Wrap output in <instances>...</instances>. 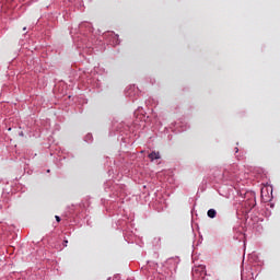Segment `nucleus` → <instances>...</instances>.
Segmentation results:
<instances>
[{
	"mask_svg": "<svg viewBox=\"0 0 280 280\" xmlns=\"http://www.w3.org/2000/svg\"><path fill=\"white\" fill-rule=\"evenodd\" d=\"M55 218L57 222H60V217L56 215Z\"/></svg>",
	"mask_w": 280,
	"mask_h": 280,
	"instance_id": "3",
	"label": "nucleus"
},
{
	"mask_svg": "<svg viewBox=\"0 0 280 280\" xmlns=\"http://www.w3.org/2000/svg\"><path fill=\"white\" fill-rule=\"evenodd\" d=\"M149 159H150V161H156V160L161 159V153L153 151L149 154Z\"/></svg>",
	"mask_w": 280,
	"mask_h": 280,
	"instance_id": "1",
	"label": "nucleus"
},
{
	"mask_svg": "<svg viewBox=\"0 0 280 280\" xmlns=\"http://www.w3.org/2000/svg\"><path fill=\"white\" fill-rule=\"evenodd\" d=\"M215 215H218V212L215 211V209H210L208 210V218H215Z\"/></svg>",
	"mask_w": 280,
	"mask_h": 280,
	"instance_id": "2",
	"label": "nucleus"
},
{
	"mask_svg": "<svg viewBox=\"0 0 280 280\" xmlns=\"http://www.w3.org/2000/svg\"><path fill=\"white\" fill-rule=\"evenodd\" d=\"M236 152H240V150L236 148Z\"/></svg>",
	"mask_w": 280,
	"mask_h": 280,
	"instance_id": "6",
	"label": "nucleus"
},
{
	"mask_svg": "<svg viewBox=\"0 0 280 280\" xmlns=\"http://www.w3.org/2000/svg\"><path fill=\"white\" fill-rule=\"evenodd\" d=\"M68 243H69L68 241H65V246H67Z\"/></svg>",
	"mask_w": 280,
	"mask_h": 280,
	"instance_id": "5",
	"label": "nucleus"
},
{
	"mask_svg": "<svg viewBox=\"0 0 280 280\" xmlns=\"http://www.w3.org/2000/svg\"><path fill=\"white\" fill-rule=\"evenodd\" d=\"M23 32H27V27H23Z\"/></svg>",
	"mask_w": 280,
	"mask_h": 280,
	"instance_id": "4",
	"label": "nucleus"
}]
</instances>
